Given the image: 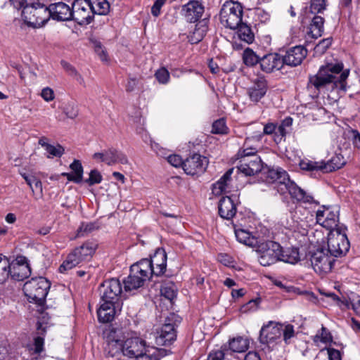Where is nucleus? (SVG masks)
Segmentation results:
<instances>
[{"label": "nucleus", "mask_w": 360, "mask_h": 360, "mask_svg": "<svg viewBox=\"0 0 360 360\" xmlns=\"http://www.w3.org/2000/svg\"><path fill=\"white\" fill-rule=\"evenodd\" d=\"M343 68L342 63L323 65L316 75L309 78V83L317 89L346 90L349 70Z\"/></svg>", "instance_id": "obj_1"}, {"label": "nucleus", "mask_w": 360, "mask_h": 360, "mask_svg": "<svg viewBox=\"0 0 360 360\" xmlns=\"http://www.w3.org/2000/svg\"><path fill=\"white\" fill-rule=\"evenodd\" d=\"M258 261L263 266L278 262L295 264L300 260L299 250L296 248H283L278 243L267 240L257 246Z\"/></svg>", "instance_id": "obj_2"}, {"label": "nucleus", "mask_w": 360, "mask_h": 360, "mask_svg": "<svg viewBox=\"0 0 360 360\" xmlns=\"http://www.w3.org/2000/svg\"><path fill=\"white\" fill-rule=\"evenodd\" d=\"M123 356L135 360H160L172 354L170 349L147 345L145 340L138 336L126 338L123 343Z\"/></svg>", "instance_id": "obj_3"}, {"label": "nucleus", "mask_w": 360, "mask_h": 360, "mask_svg": "<svg viewBox=\"0 0 360 360\" xmlns=\"http://www.w3.org/2000/svg\"><path fill=\"white\" fill-rule=\"evenodd\" d=\"M17 8H22V18L25 24L39 27L49 20V11L39 0H10Z\"/></svg>", "instance_id": "obj_4"}, {"label": "nucleus", "mask_w": 360, "mask_h": 360, "mask_svg": "<svg viewBox=\"0 0 360 360\" xmlns=\"http://www.w3.org/2000/svg\"><path fill=\"white\" fill-rule=\"evenodd\" d=\"M278 175L274 188L281 194L288 193L291 198L298 202L319 205V202L316 200L312 195L306 193L302 188L299 187L294 181L290 179L288 172L283 169Z\"/></svg>", "instance_id": "obj_5"}, {"label": "nucleus", "mask_w": 360, "mask_h": 360, "mask_svg": "<svg viewBox=\"0 0 360 360\" xmlns=\"http://www.w3.org/2000/svg\"><path fill=\"white\" fill-rule=\"evenodd\" d=\"M97 244L93 241H86L79 247L75 248L59 266L60 273H65L82 262L89 260L97 248Z\"/></svg>", "instance_id": "obj_6"}, {"label": "nucleus", "mask_w": 360, "mask_h": 360, "mask_svg": "<svg viewBox=\"0 0 360 360\" xmlns=\"http://www.w3.org/2000/svg\"><path fill=\"white\" fill-rule=\"evenodd\" d=\"M50 285V283L44 277H35L24 284L22 290L30 302L42 305L45 302Z\"/></svg>", "instance_id": "obj_7"}, {"label": "nucleus", "mask_w": 360, "mask_h": 360, "mask_svg": "<svg viewBox=\"0 0 360 360\" xmlns=\"http://www.w3.org/2000/svg\"><path fill=\"white\" fill-rule=\"evenodd\" d=\"M346 230L345 226H340L330 231L328 234L327 251L334 257L345 256L349 250L350 243Z\"/></svg>", "instance_id": "obj_8"}, {"label": "nucleus", "mask_w": 360, "mask_h": 360, "mask_svg": "<svg viewBox=\"0 0 360 360\" xmlns=\"http://www.w3.org/2000/svg\"><path fill=\"white\" fill-rule=\"evenodd\" d=\"M243 6L235 1L225 2L220 11L221 23L231 30H236L243 22Z\"/></svg>", "instance_id": "obj_9"}, {"label": "nucleus", "mask_w": 360, "mask_h": 360, "mask_svg": "<svg viewBox=\"0 0 360 360\" xmlns=\"http://www.w3.org/2000/svg\"><path fill=\"white\" fill-rule=\"evenodd\" d=\"M121 330L109 328L104 331V338L106 345L105 352L110 356L120 358L123 356V343Z\"/></svg>", "instance_id": "obj_10"}, {"label": "nucleus", "mask_w": 360, "mask_h": 360, "mask_svg": "<svg viewBox=\"0 0 360 360\" xmlns=\"http://www.w3.org/2000/svg\"><path fill=\"white\" fill-rule=\"evenodd\" d=\"M101 302H122V284L119 279L111 278L105 281L99 288Z\"/></svg>", "instance_id": "obj_11"}, {"label": "nucleus", "mask_w": 360, "mask_h": 360, "mask_svg": "<svg viewBox=\"0 0 360 360\" xmlns=\"http://www.w3.org/2000/svg\"><path fill=\"white\" fill-rule=\"evenodd\" d=\"M316 222L328 230L332 231L340 226L339 221V209L332 206H321L316 214Z\"/></svg>", "instance_id": "obj_12"}, {"label": "nucleus", "mask_w": 360, "mask_h": 360, "mask_svg": "<svg viewBox=\"0 0 360 360\" xmlns=\"http://www.w3.org/2000/svg\"><path fill=\"white\" fill-rule=\"evenodd\" d=\"M91 1L75 0L72 5V20L80 25L91 23L94 18Z\"/></svg>", "instance_id": "obj_13"}, {"label": "nucleus", "mask_w": 360, "mask_h": 360, "mask_svg": "<svg viewBox=\"0 0 360 360\" xmlns=\"http://www.w3.org/2000/svg\"><path fill=\"white\" fill-rule=\"evenodd\" d=\"M310 261L314 271L321 274L330 272L335 259L326 250L320 248L311 254Z\"/></svg>", "instance_id": "obj_14"}, {"label": "nucleus", "mask_w": 360, "mask_h": 360, "mask_svg": "<svg viewBox=\"0 0 360 360\" xmlns=\"http://www.w3.org/2000/svg\"><path fill=\"white\" fill-rule=\"evenodd\" d=\"M282 335V324L269 321L264 325L259 332V341L261 344L270 347L274 346L280 340Z\"/></svg>", "instance_id": "obj_15"}, {"label": "nucleus", "mask_w": 360, "mask_h": 360, "mask_svg": "<svg viewBox=\"0 0 360 360\" xmlns=\"http://www.w3.org/2000/svg\"><path fill=\"white\" fill-rule=\"evenodd\" d=\"M208 164L207 157L199 153H193L184 160V171L188 175L201 174L206 170Z\"/></svg>", "instance_id": "obj_16"}, {"label": "nucleus", "mask_w": 360, "mask_h": 360, "mask_svg": "<svg viewBox=\"0 0 360 360\" xmlns=\"http://www.w3.org/2000/svg\"><path fill=\"white\" fill-rule=\"evenodd\" d=\"M93 159L104 162L109 166L117 163L122 165L128 163L127 155L122 151L112 147L104 150L102 152L95 153L93 155Z\"/></svg>", "instance_id": "obj_17"}, {"label": "nucleus", "mask_w": 360, "mask_h": 360, "mask_svg": "<svg viewBox=\"0 0 360 360\" xmlns=\"http://www.w3.org/2000/svg\"><path fill=\"white\" fill-rule=\"evenodd\" d=\"M176 325L171 323V318H167L165 323L158 332L155 342L160 346H169L176 339Z\"/></svg>", "instance_id": "obj_18"}, {"label": "nucleus", "mask_w": 360, "mask_h": 360, "mask_svg": "<svg viewBox=\"0 0 360 360\" xmlns=\"http://www.w3.org/2000/svg\"><path fill=\"white\" fill-rule=\"evenodd\" d=\"M201 1L189 0L182 6L181 13L187 22H195L202 17L205 7Z\"/></svg>", "instance_id": "obj_19"}, {"label": "nucleus", "mask_w": 360, "mask_h": 360, "mask_svg": "<svg viewBox=\"0 0 360 360\" xmlns=\"http://www.w3.org/2000/svg\"><path fill=\"white\" fill-rule=\"evenodd\" d=\"M122 304V302L113 304L101 301L100 307L97 310L98 321L101 323L111 322L116 314L121 311Z\"/></svg>", "instance_id": "obj_20"}, {"label": "nucleus", "mask_w": 360, "mask_h": 360, "mask_svg": "<svg viewBox=\"0 0 360 360\" xmlns=\"http://www.w3.org/2000/svg\"><path fill=\"white\" fill-rule=\"evenodd\" d=\"M238 170L245 176H254L261 172L262 162L259 155H253L249 158L239 160Z\"/></svg>", "instance_id": "obj_21"}, {"label": "nucleus", "mask_w": 360, "mask_h": 360, "mask_svg": "<svg viewBox=\"0 0 360 360\" xmlns=\"http://www.w3.org/2000/svg\"><path fill=\"white\" fill-rule=\"evenodd\" d=\"M49 19L51 18L53 20L58 21H67L72 20V8L63 3L57 2L51 4L48 7Z\"/></svg>", "instance_id": "obj_22"}, {"label": "nucleus", "mask_w": 360, "mask_h": 360, "mask_svg": "<svg viewBox=\"0 0 360 360\" xmlns=\"http://www.w3.org/2000/svg\"><path fill=\"white\" fill-rule=\"evenodd\" d=\"M307 51L302 46H296L289 49L282 58L283 65L295 67L302 62Z\"/></svg>", "instance_id": "obj_23"}, {"label": "nucleus", "mask_w": 360, "mask_h": 360, "mask_svg": "<svg viewBox=\"0 0 360 360\" xmlns=\"http://www.w3.org/2000/svg\"><path fill=\"white\" fill-rule=\"evenodd\" d=\"M167 256L163 248H158L153 256L149 259L153 268L152 274L160 276L166 271Z\"/></svg>", "instance_id": "obj_24"}, {"label": "nucleus", "mask_w": 360, "mask_h": 360, "mask_svg": "<svg viewBox=\"0 0 360 360\" xmlns=\"http://www.w3.org/2000/svg\"><path fill=\"white\" fill-rule=\"evenodd\" d=\"M262 138V134L247 138L243 145V147L239 149L236 154L237 159L240 160L246 158L250 159V157L258 155L257 145L254 144V143H259Z\"/></svg>", "instance_id": "obj_25"}, {"label": "nucleus", "mask_w": 360, "mask_h": 360, "mask_svg": "<svg viewBox=\"0 0 360 360\" xmlns=\"http://www.w3.org/2000/svg\"><path fill=\"white\" fill-rule=\"evenodd\" d=\"M236 212V204L231 197L224 196L220 199L218 204V212L221 218L227 220L232 219Z\"/></svg>", "instance_id": "obj_26"}, {"label": "nucleus", "mask_w": 360, "mask_h": 360, "mask_svg": "<svg viewBox=\"0 0 360 360\" xmlns=\"http://www.w3.org/2000/svg\"><path fill=\"white\" fill-rule=\"evenodd\" d=\"M261 69L266 72H271L280 70L283 67V61L280 55L269 53L264 56L259 60Z\"/></svg>", "instance_id": "obj_27"}, {"label": "nucleus", "mask_w": 360, "mask_h": 360, "mask_svg": "<svg viewBox=\"0 0 360 360\" xmlns=\"http://www.w3.org/2000/svg\"><path fill=\"white\" fill-rule=\"evenodd\" d=\"M250 341L248 338L237 336L230 339L227 344H224L222 348L230 350L232 352L243 353L248 349Z\"/></svg>", "instance_id": "obj_28"}, {"label": "nucleus", "mask_w": 360, "mask_h": 360, "mask_svg": "<svg viewBox=\"0 0 360 360\" xmlns=\"http://www.w3.org/2000/svg\"><path fill=\"white\" fill-rule=\"evenodd\" d=\"M131 271L138 274L149 280L154 274H152L153 268L149 259L145 258L134 263L130 266Z\"/></svg>", "instance_id": "obj_29"}, {"label": "nucleus", "mask_w": 360, "mask_h": 360, "mask_svg": "<svg viewBox=\"0 0 360 360\" xmlns=\"http://www.w3.org/2000/svg\"><path fill=\"white\" fill-rule=\"evenodd\" d=\"M323 173H329L341 169L346 165V160L341 153L335 154L327 162L322 161Z\"/></svg>", "instance_id": "obj_30"}, {"label": "nucleus", "mask_w": 360, "mask_h": 360, "mask_svg": "<svg viewBox=\"0 0 360 360\" xmlns=\"http://www.w3.org/2000/svg\"><path fill=\"white\" fill-rule=\"evenodd\" d=\"M148 279L130 271L129 275L124 280V290L131 291L143 286Z\"/></svg>", "instance_id": "obj_31"}, {"label": "nucleus", "mask_w": 360, "mask_h": 360, "mask_svg": "<svg viewBox=\"0 0 360 360\" xmlns=\"http://www.w3.org/2000/svg\"><path fill=\"white\" fill-rule=\"evenodd\" d=\"M324 18L320 15H314L311 20V22L308 27L307 34L311 36L312 38L317 39L320 37L324 30Z\"/></svg>", "instance_id": "obj_32"}, {"label": "nucleus", "mask_w": 360, "mask_h": 360, "mask_svg": "<svg viewBox=\"0 0 360 360\" xmlns=\"http://www.w3.org/2000/svg\"><path fill=\"white\" fill-rule=\"evenodd\" d=\"M326 296L330 297L340 307H345L349 308L351 304L356 314L360 316V296L352 298L350 302L347 300H342L337 295L332 292L327 293Z\"/></svg>", "instance_id": "obj_33"}, {"label": "nucleus", "mask_w": 360, "mask_h": 360, "mask_svg": "<svg viewBox=\"0 0 360 360\" xmlns=\"http://www.w3.org/2000/svg\"><path fill=\"white\" fill-rule=\"evenodd\" d=\"M207 30V22L205 20L199 21L195 25L193 32L188 36V41L193 44H198L204 38Z\"/></svg>", "instance_id": "obj_34"}, {"label": "nucleus", "mask_w": 360, "mask_h": 360, "mask_svg": "<svg viewBox=\"0 0 360 360\" xmlns=\"http://www.w3.org/2000/svg\"><path fill=\"white\" fill-rule=\"evenodd\" d=\"M9 276L15 281H23L31 274L30 266H14L9 264Z\"/></svg>", "instance_id": "obj_35"}, {"label": "nucleus", "mask_w": 360, "mask_h": 360, "mask_svg": "<svg viewBox=\"0 0 360 360\" xmlns=\"http://www.w3.org/2000/svg\"><path fill=\"white\" fill-rule=\"evenodd\" d=\"M233 169H229L227 170L224 175L212 185V192L215 195H220L223 193L226 192V188L229 182L231 180V174Z\"/></svg>", "instance_id": "obj_36"}, {"label": "nucleus", "mask_w": 360, "mask_h": 360, "mask_svg": "<svg viewBox=\"0 0 360 360\" xmlns=\"http://www.w3.org/2000/svg\"><path fill=\"white\" fill-rule=\"evenodd\" d=\"M319 94H314L316 98V104L319 105H333L339 98L338 91H318Z\"/></svg>", "instance_id": "obj_37"}, {"label": "nucleus", "mask_w": 360, "mask_h": 360, "mask_svg": "<svg viewBox=\"0 0 360 360\" xmlns=\"http://www.w3.org/2000/svg\"><path fill=\"white\" fill-rule=\"evenodd\" d=\"M236 29H238L237 34L238 38L241 41H243L247 44H251L254 41V33L252 32L250 27L246 23L243 22Z\"/></svg>", "instance_id": "obj_38"}, {"label": "nucleus", "mask_w": 360, "mask_h": 360, "mask_svg": "<svg viewBox=\"0 0 360 360\" xmlns=\"http://www.w3.org/2000/svg\"><path fill=\"white\" fill-rule=\"evenodd\" d=\"M235 235L237 240L245 245L253 247L256 245L257 243V239L254 236H251L250 232L243 229L236 230Z\"/></svg>", "instance_id": "obj_39"}, {"label": "nucleus", "mask_w": 360, "mask_h": 360, "mask_svg": "<svg viewBox=\"0 0 360 360\" xmlns=\"http://www.w3.org/2000/svg\"><path fill=\"white\" fill-rule=\"evenodd\" d=\"M160 292L162 296L172 301L176 297L177 288L173 282L165 283L161 285Z\"/></svg>", "instance_id": "obj_40"}, {"label": "nucleus", "mask_w": 360, "mask_h": 360, "mask_svg": "<svg viewBox=\"0 0 360 360\" xmlns=\"http://www.w3.org/2000/svg\"><path fill=\"white\" fill-rule=\"evenodd\" d=\"M301 169L311 172H321L323 173V163L321 162H314L309 160H302L300 162Z\"/></svg>", "instance_id": "obj_41"}, {"label": "nucleus", "mask_w": 360, "mask_h": 360, "mask_svg": "<svg viewBox=\"0 0 360 360\" xmlns=\"http://www.w3.org/2000/svg\"><path fill=\"white\" fill-rule=\"evenodd\" d=\"M243 63L248 66H254L259 63L260 58L250 49L247 48L243 54Z\"/></svg>", "instance_id": "obj_42"}, {"label": "nucleus", "mask_w": 360, "mask_h": 360, "mask_svg": "<svg viewBox=\"0 0 360 360\" xmlns=\"http://www.w3.org/2000/svg\"><path fill=\"white\" fill-rule=\"evenodd\" d=\"M294 326L290 323L282 324L283 339L285 345H290L292 338L295 336Z\"/></svg>", "instance_id": "obj_43"}, {"label": "nucleus", "mask_w": 360, "mask_h": 360, "mask_svg": "<svg viewBox=\"0 0 360 360\" xmlns=\"http://www.w3.org/2000/svg\"><path fill=\"white\" fill-rule=\"evenodd\" d=\"M327 7L326 0H311L309 12L311 13H321Z\"/></svg>", "instance_id": "obj_44"}, {"label": "nucleus", "mask_w": 360, "mask_h": 360, "mask_svg": "<svg viewBox=\"0 0 360 360\" xmlns=\"http://www.w3.org/2000/svg\"><path fill=\"white\" fill-rule=\"evenodd\" d=\"M45 150L49 153L47 155V158H52L53 157L60 158L65 152L64 148L60 144H57L56 146L50 144L49 146H47V148Z\"/></svg>", "instance_id": "obj_45"}, {"label": "nucleus", "mask_w": 360, "mask_h": 360, "mask_svg": "<svg viewBox=\"0 0 360 360\" xmlns=\"http://www.w3.org/2000/svg\"><path fill=\"white\" fill-rule=\"evenodd\" d=\"M228 128L224 119H219L212 124V133L215 134H224L227 133Z\"/></svg>", "instance_id": "obj_46"}, {"label": "nucleus", "mask_w": 360, "mask_h": 360, "mask_svg": "<svg viewBox=\"0 0 360 360\" xmlns=\"http://www.w3.org/2000/svg\"><path fill=\"white\" fill-rule=\"evenodd\" d=\"M319 94L318 91H300L297 94L298 98L305 104L316 103V98L312 97L314 94Z\"/></svg>", "instance_id": "obj_47"}, {"label": "nucleus", "mask_w": 360, "mask_h": 360, "mask_svg": "<svg viewBox=\"0 0 360 360\" xmlns=\"http://www.w3.org/2000/svg\"><path fill=\"white\" fill-rule=\"evenodd\" d=\"M155 77L160 84H167L170 78L169 72L165 67L160 68L155 71Z\"/></svg>", "instance_id": "obj_48"}, {"label": "nucleus", "mask_w": 360, "mask_h": 360, "mask_svg": "<svg viewBox=\"0 0 360 360\" xmlns=\"http://www.w3.org/2000/svg\"><path fill=\"white\" fill-rule=\"evenodd\" d=\"M332 44V38H326L321 40L319 43L314 47L316 53L323 54Z\"/></svg>", "instance_id": "obj_49"}, {"label": "nucleus", "mask_w": 360, "mask_h": 360, "mask_svg": "<svg viewBox=\"0 0 360 360\" xmlns=\"http://www.w3.org/2000/svg\"><path fill=\"white\" fill-rule=\"evenodd\" d=\"M103 180L102 175L97 169H93L89 173V177L84 180V182L89 186L100 184Z\"/></svg>", "instance_id": "obj_50"}, {"label": "nucleus", "mask_w": 360, "mask_h": 360, "mask_svg": "<svg viewBox=\"0 0 360 360\" xmlns=\"http://www.w3.org/2000/svg\"><path fill=\"white\" fill-rule=\"evenodd\" d=\"M70 169L72 170V174L76 176V177L82 181L83 180V167L82 163L78 160H75L70 165Z\"/></svg>", "instance_id": "obj_51"}, {"label": "nucleus", "mask_w": 360, "mask_h": 360, "mask_svg": "<svg viewBox=\"0 0 360 360\" xmlns=\"http://www.w3.org/2000/svg\"><path fill=\"white\" fill-rule=\"evenodd\" d=\"M96 229L94 223H82L77 230V236L83 237Z\"/></svg>", "instance_id": "obj_52"}, {"label": "nucleus", "mask_w": 360, "mask_h": 360, "mask_svg": "<svg viewBox=\"0 0 360 360\" xmlns=\"http://www.w3.org/2000/svg\"><path fill=\"white\" fill-rule=\"evenodd\" d=\"M283 168L281 167H273L268 168L266 172V180L268 183H274L277 179L278 175H279Z\"/></svg>", "instance_id": "obj_53"}, {"label": "nucleus", "mask_w": 360, "mask_h": 360, "mask_svg": "<svg viewBox=\"0 0 360 360\" xmlns=\"http://www.w3.org/2000/svg\"><path fill=\"white\" fill-rule=\"evenodd\" d=\"M9 261L5 257L4 264H0V283H4L9 276Z\"/></svg>", "instance_id": "obj_54"}, {"label": "nucleus", "mask_w": 360, "mask_h": 360, "mask_svg": "<svg viewBox=\"0 0 360 360\" xmlns=\"http://www.w3.org/2000/svg\"><path fill=\"white\" fill-rule=\"evenodd\" d=\"M168 162L175 167H181L184 169V160H182L181 157L179 155H170L167 157Z\"/></svg>", "instance_id": "obj_55"}, {"label": "nucleus", "mask_w": 360, "mask_h": 360, "mask_svg": "<svg viewBox=\"0 0 360 360\" xmlns=\"http://www.w3.org/2000/svg\"><path fill=\"white\" fill-rule=\"evenodd\" d=\"M20 77L22 79H25V77H28L29 78V82L32 83L34 82L36 79V74L30 70V68H27L26 70H21V68L20 67L18 68Z\"/></svg>", "instance_id": "obj_56"}, {"label": "nucleus", "mask_w": 360, "mask_h": 360, "mask_svg": "<svg viewBox=\"0 0 360 360\" xmlns=\"http://www.w3.org/2000/svg\"><path fill=\"white\" fill-rule=\"evenodd\" d=\"M64 112L70 119H75L78 115L77 108L73 104L67 105L64 108Z\"/></svg>", "instance_id": "obj_57"}, {"label": "nucleus", "mask_w": 360, "mask_h": 360, "mask_svg": "<svg viewBox=\"0 0 360 360\" xmlns=\"http://www.w3.org/2000/svg\"><path fill=\"white\" fill-rule=\"evenodd\" d=\"M44 338L41 336H37L34 339V352L40 354L44 350Z\"/></svg>", "instance_id": "obj_58"}, {"label": "nucleus", "mask_w": 360, "mask_h": 360, "mask_svg": "<svg viewBox=\"0 0 360 360\" xmlns=\"http://www.w3.org/2000/svg\"><path fill=\"white\" fill-rule=\"evenodd\" d=\"M225 351H228V349H224L221 347L220 350L210 352L207 360H223L225 356Z\"/></svg>", "instance_id": "obj_59"}, {"label": "nucleus", "mask_w": 360, "mask_h": 360, "mask_svg": "<svg viewBox=\"0 0 360 360\" xmlns=\"http://www.w3.org/2000/svg\"><path fill=\"white\" fill-rule=\"evenodd\" d=\"M167 0H155L151 8V13L155 17H158L160 14L162 6L166 3Z\"/></svg>", "instance_id": "obj_60"}, {"label": "nucleus", "mask_w": 360, "mask_h": 360, "mask_svg": "<svg viewBox=\"0 0 360 360\" xmlns=\"http://www.w3.org/2000/svg\"><path fill=\"white\" fill-rule=\"evenodd\" d=\"M321 330V342L323 343L331 342L333 341V336L330 332L324 326H322Z\"/></svg>", "instance_id": "obj_61"}, {"label": "nucleus", "mask_w": 360, "mask_h": 360, "mask_svg": "<svg viewBox=\"0 0 360 360\" xmlns=\"http://www.w3.org/2000/svg\"><path fill=\"white\" fill-rule=\"evenodd\" d=\"M326 349L328 352L329 360H342V354L339 350L331 347H326Z\"/></svg>", "instance_id": "obj_62"}, {"label": "nucleus", "mask_w": 360, "mask_h": 360, "mask_svg": "<svg viewBox=\"0 0 360 360\" xmlns=\"http://www.w3.org/2000/svg\"><path fill=\"white\" fill-rule=\"evenodd\" d=\"M266 91H246L250 99L253 102H258L265 95Z\"/></svg>", "instance_id": "obj_63"}, {"label": "nucleus", "mask_w": 360, "mask_h": 360, "mask_svg": "<svg viewBox=\"0 0 360 360\" xmlns=\"http://www.w3.org/2000/svg\"><path fill=\"white\" fill-rule=\"evenodd\" d=\"M255 84L257 88L255 90H265L269 87L266 79L263 77H258Z\"/></svg>", "instance_id": "obj_64"}]
</instances>
